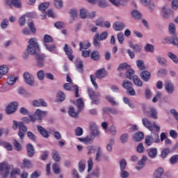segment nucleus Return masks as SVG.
<instances>
[{
  "label": "nucleus",
  "mask_w": 178,
  "mask_h": 178,
  "mask_svg": "<svg viewBox=\"0 0 178 178\" xmlns=\"http://www.w3.org/2000/svg\"><path fill=\"white\" fill-rule=\"evenodd\" d=\"M33 106H34L35 108H40V106L47 108V106H48V104L46 103L44 99H39L38 100L33 101Z\"/></svg>",
  "instance_id": "nucleus-17"
},
{
  "label": "nucleus",
  "mask_w": 178,
  "mask_h": 178,
  "mask_svg": "<svg viewBox=\"0 0 178 178\" xmlns=\"http://www.w3.org/2000/svg\"><path fill=\"white\" fill-rule=\"evenodd\" d=\"M23 165L25 168H33V163H31V161H30V160L27 159H24L23 160Z\"/></svg>",
  "instance_id": "nucleus-60"
},
{
  "label": "nucleus",
  "mask_w": 178,
  "mask_h": 178,
  "mask_svg": "<svg viewBox=\"0 0 178 178\" xmlns=\"http://www.w3.org/2000/svg\"><path fill=\"white\" fill-rule=\"evenodd\" d=\"M52 158L56 162H60V154L56 150L52 151Z\"/></svg>",
  "instance_id": "nucleus-36"
},
{
  "label": "nucleus",
  "mask_w": 178,
  "mask_h": 178,
  "mask_svg": "<svg viewBox=\"0 0 178 178\" xmlns=\"http://www.w3.org/2000/svg\"><path fill=\"white\" fill-rule=\"evenodd\" d=\"M106 99H107L108 102L110 104H111V105H113V106L119 105V104L118 102H116V101H115V98L112 97L111 96H109V95L106 96Z\"/></svg>",
  "instance_id": "nucleus-52"
},
{
  "label": "nucleus",
  "mask_w": 178,
  "mask_h": 178,
  "mask_svg": "<svg viewBox=\"0 0 178 178\" xmlns=\"http://www.w3.org/2000/svg\"><path fill=\"white\" fill-rule=\"evenodd\" d=\"M80 51L81 49H88L91 47V44L90 42L83 43L82 42H79Z\"/></svg>",
  "instance_id": "nucleus-53"
},
{
  "label": "nucleus",
  "mask_w": 178,
  "mask_h": 178,
  "mask_svg": "<svg viewBox=\"0 0 178 178\" xmlns=\"http://www.w3.org/2000/svg\"><path fill=\"white\" fill-rule=\"evenodd\" d=\"M145 115L147 116V118H152V119H154L155 120H156V119H158V111H156V109H155V108L150 107L149 111L145 113Z\"/></svg>",
  "instance_id": "nucleus-14"
},
{
  "label": "nucleus",
  "mask_w": 178,
  "mask_h": 178,
  "mask_svg": "<svg viewBox=\"0 0 178 178\" xmlns=\"http://www.w3.org/2000/svg\"><path fill=\"white\" fill-rule=\"evenodd\" d=\"M79 113H80V112H76V111L74 110V107L70 106L68 110V114L70 115V116H71L72 118H75V119H77V118H79Z\"/></svg>",
  "instance_id": "nucleus-27"
},
{
  "label": "nucleus",
  "mask_w": 178,
  "mask_h": 178,
  "mask_svg": "<svg viewBox=\"0 0 178 178\" xmlns=\"http://www.w3.org/2000/svg\"><path fill=\"white\" fill-rule=\"evenodd\" d=\"M162 15H163V17L164 19H170V15H173V10H172L170 8H168L167 6H163L162 8Z\"/></svg>",
  "instance_id": "nucleus-12"
},
{
  "label": "nucleus",
  "mask_w": 178,
  "mask_h": 178,
  "mask_svg": "<svg viewBox=\"0 0 178 178\" xmlns=\"http://www.w3.org/2000/svg\"><path fill=\"white\" fill-rule=\"evenodd\" d=\"M125 27L126 25L122 22H116L113 24V28L115 31H122V30H124Z\"/></svg>",
  "instance_id": "nucleus-21"
},
{
  "label": "nucleus",
  "mask_w": 178,
  "mask_h": 178,
  "mask_svg": "<svg viewBox=\"0 0 178 178\" xmlns=\"http://www.w3.org/2000/svg\"><path fill=\"white\" fill-rule=\"evenodd\" d=\"M170 163L171 165H176V163H178V154L173 155L170 159Z\"/></svg>",
  "instance_id": "nucleus-62"
},
{
  "label": "nucleus",
  "mask_w": 178,
  "mask_h": 178,
  "mask_svg": "<svg viewBox=\"0 0 178 178\" xmlns=\"http://www.w3.org/2000/svg\"><path fill=\"white\" fill-rule=\"evenodd\" d=\"M147 159H148L147 156H143L142 159L138 161L136 169L137 170H141V169H143L145 166V162L147 161Z\"/></svg>",
  "instance_id": "nucleus-19"
},
{
  "label": "nucleus",
  "mask_w": 178,
  "mask_h": 178,
  "mask_svg": "<svg viewBox=\"0 0 178 178\" xmlns=\"http://www.w3.org/2000/svg\"><path fill=\"white\" fill-rule=\"evenodd\" d=\"M63 49L65 54L67 55L68 58L70 60H73V59H74V56H73V50H72V48L69 47L67 44H65Z\"/></svg>",
  "instance_id": "nucleus-18"
},
{
  "label": "nucleus",
  "mask_w": 178,
  "mask_h": 178,
  "mask_svg": "<svg viewBox=\"0 0 178 178\" xmlns=\"http://www.w3.org/2000/svg\"><path fill=\"white\" fill-rule=\"evenodd\" d=\"M24 81L28 86H34V76L29 72L24 73Z\"/></svg>",
  "instance_id": "nucleus-11"
},
{
  "label": "nucleus",
  "mask_w": 178,
  "mask_h": 178,
  "mask_svg": "<svg viewBox=\"0 0 178 178\" xmlns=\"http://www.w3.org/2000/svg\"><path fill=\"white\" fill-rule=\"evenodd\" d=\"M163 175V168H159L154 172V178H161Z\"/></svg>",
  "instance_id": "nucleus-44"
},
{
  "label": "nucleus",
  "mask_w": 178,
  "mask_h": 178,
  "mask_svg": "<svg viewBox=\"0 0 178 178\" xmlns=\"http://www.w3.org/2000/svg\"><path fill=\"white\" fill-rule=\"evenodd\" d=\"M26 51L29 55H33L34 56L40 54V46L36 38H32L29 40Z\"/></svg>",
  "instance_id": "nucleus-1"
},
{
  "label": "nucleus",
  "mask_w": 178,
  "mask_h": 178,
  "mask_svg": "<svg viewBox=\"0 0 178 178\" xmlns=\"http://www.w3.org/2000/svg\"><path fill=\"white\" fill-rule=\"evenodd\" d=\"M80 16L81 19H87L88 16V13L86 9L82 8L80 10Z\"/></svg>",
  "instance_id": "nucleus-55"
},
{
  "label": "nucleus",
  "mask_w": 178,
  "mask_h": 178,
  "mask_svg": "<svg viewBox=\"0 0 178 178\" xmlns=\"http://www.w3.org/2000/svg\"><path fill=\"white\" fill-rule=\"evenodd\" d=\"M49 42H54V38L49 35H44L43 38V44H48Z\"/></svg>",
  "instance_id": "nucleus-41"
},
{
  "label": "nucleus",
  "mask_w": 178,
  "mask_h": 178,
  "mask_svg": "<svg viewBox=\"0 0 178 178\" xmlns=\"http://www.w3.org/2000/svg\"><path fill=\"white\" fill-rule=\"evenodd\" d=\"M76 106L78 108V112H81V111H83V108H84V102H83L81 98L76 100Z\"/></svg>",
  "instance_id": "nucleus-37"
},
{
  "label": "nucleus",
  "mask_w": 178,
  "mask_h": 178,
  "mask_svg": "<svg viewBox=\"0 0 178 178\" xmlns=\"http://www.w3.org/2000/svg\"><path fill=\"white\" fill-rule=\"evenodd\" d=\"M129 134H123L120 136V141L121 144H126L129 141Z\"/></svg>",
  "instance_id": "nucleus-34"
},
{
  "label": "nucleus",
  "mask_w": 178,
  "mask_h": 178,
  "mask_svg": "<svg viewBox=\"0 0 178 178\" xmlns=\"http://www.w3.org/2000/svg\"><path fill=\"white\" fill-rule=\"evenodd\" d=\"M78 166L79 172L83 173V172H84V170H86V161L83 160L79 161Z\"/></svg>",
  "instance_id": "nucleus-48"
},
{
  "label": "nucleus",
  "mask_w": 178,
  "mask_h": 178,
  "mask_svg": "<svg viewBox=\"0 0 178 178\" xmlns=\"http://www.w3.org/2000/svg\"><path fill=\"white\" fill-rule=\"evenodd\" d=\"M83 67H84V65H83V60H79L78 64H76V68L78 72H79V73H83L84 72Z\"/></svg>",
  "instance_id": "nucleus-50"
},
{
  "label": "nucleus",
  "mask_w": 178,
  "mask_h": 178,
  "mask_svg": "<svg viewBox=\"0 0 178 178\" xmlns=\"http://www.w3.org/2000/svg\"><path fill=\"white\" fill-rule=\"evenodd\" d=\"M38 131H39L40 134L44 137V138H49V134H48V131L45 129L44 127H42L40 125H37Z\"/></svg>",
  "instance_id": "nucleus-24"
},
{
  "label": "nucleus",
  "mask_w": 178,
  "mask_h": 178,
  "mask_svg": "<svg viewBox=\"0 0 178 178\" xmlns=\"http://www.w3.org/2000/svg\"><path fill=\"white\" fill-rule=\"evenodd\" d=\"M117 38L120 44H123L124 42V35L122 32L117 34Z\"/></svg>",
  "instance_id": "nucleus-63"
},
{
  "label": "nucleus",
  "mask_w": 178,
  "mask_h": 178,
  "mask_svg": "<svg viewBox=\"0 0 178 178\" xmlns=\"http://www.w3.org/2000/svg\"><path fill=\"white\" fill-rule=\"evenodd\" d=\"M126 166H127V161H126V159H122L120 161V170H124Z\"/></svg>",
  "instance_id": "nucleus-56"
},
{
  "label": "nucleus",
  "mask_w": 178,
  "mask_h": 178,
  "mask_svg": "<svg viewBox=\"0 0 178 178\" xmlns=\"http://www.w3.org/2000/svg\"><path fill=\"white\" fill-rule=\"evenodd\" d=\"M88 92L89 97L92 100V104L98 105V104H99V97H101V94L99 92L95 93V91L91 88H88Z\"/></svg>",
  "instance_id": "nucleus-6"
},
{
  "label": "nucleus",
  "mask_w": 178,
  "mask_h": 178,
  "mask_svg": "<svg viewBox=\"0 0 178 178\" xmlns=\"http://www.w3.org/2000/svg\"><path fill=\"white\" fill-rule=\"evenodd\" d=\"M12 168H13L12 165H10L6 163H0V175H1L2 178H8Z\"/></svg>",
  "instance_id": "nucleus-5"
},
{
  "label": "nucleus",
  "mask_w": 178,
  "mask_h": 178,
  "mask_svg": "<svg viewBox=\"0 0 178 178\" xmlns=\"http://www.w3.org/2000/svg\"><path fill=\"white\" fill-rule=\"evenodd\" d=\"M133 87V83L130 81L125 80L122 83V88L125 90H129V88H131Z\"/></svg>",
  "instance_id": "nucleus-42"
},
{
  "label": "nucleus",
  "mask_w": 178,
  "mask_h": 178,
  "mask_svg": "<svg viewBox=\"0 0 178 178\" xmlns=\"http://www.w3.org/2000/svg\"><path fill=\"white\" fill-rule=\"evenodd\" d=\"M144 139V133L137 132L134 135V140L136 142H140L141 140Z\"/></svg>",
  "instance_id": "nucleus-30"
},
{
  "label": "nucleus",
  "mask_w": 178,
  "mask_h": 178,
  "mask_svg": "<svg viewBox=\"0 0 178 178\" xmlns=\"http://www.w3.org/2000/svg\"><path fill=\"white\" fill-rule=\"evenodd\" d=\"M13 130H17V129H19L18 136L20 140H23L24 138V136H26V133H27V127L24 125V122H17V121L13 120Z\"/></svg>",
  "instance_id": "nucleus-2"
},
{
  "label": "nucleus",
  "mask_w": 178,
  "mask_h": 178,
  "mask_svg": "<svg viewBox=\"0 0 178 178\" xmlns=\"http://www.w3.org/2000/svg\"><path fill=\"white\" fill-rule=\"evenodd\" d=\"M8 25H9V20H8V19H3L1 22V28L3 29H6Z\"/></svg>",
  "instance_id": "nucleus-64"
},
{
  "label": "nucleus",
  "mask_w": 178,
  "mask_h": 178,
  "mask_svg": "<svg viewBox=\"0 0 178 178\" xmlns=\"http://www.w3.org/2000/svg\"><path fill=\"white\" fill-rule=\"evenodd\" d=\"M156 61L163 67L168 66V60L165 58L161 57V56H156Z\"/></svg>",
  "instance_id": "nucleus-28"
},
{
  "label": "nucleus",
  "mask_w": 178,
  "mask_h": 178,
  "mask_svg": "<svg viewBox=\"0 0 178 178\" xmlns=\"http://www.w3.org/2000/svg\"><path fill=\"white\" fill-rule=\"evenodd\" d=\"M35 59L36 60V65L38 67H44V63L45 60V54L38 53L35 56Z\"/></svg>",
  "instance_id": "nucleus-8"
},
{
  "label": "nucleus",
  "mask_w": 178,
  "mask_h": 178,
  "mask_svg": "<svg viewBox=\"0 0 178 178\" xmlns=\"http://www.w3.org/2000/svg\"><path fill=\"white\" fill-rule=\"evenodd\" d=\"M154 47L152 44L147 43L145 46V52H151L152 54L154 51Z\"/></svg>",
  "instance_id": "nucleus-49"
},
{
  "label": "nucleus",
  "mask_w": 178,
  "mask_h": 178,
  "mask_svg": "<svg viewBox=\"0 0 178 178\" xmlns=\"http://www.w3.org/2000/svg\"><path fill=\"white\" fill-rule=\"evenodd\" d=\"M170 152V149L169 148H166L164 149L162 152H161V157L163 159H165V158H166V156H168V155H169V153Z\"/></svg>",
  "instance_id": "nucleus-61"
},
{
  "label": "nucleus",
  "mask_w": 178,
  "mask_h": 178,
  "mask_svg": "<svg viewBox=\"0 0 178 178\" xmlns=\"http://www.w3.org/2000/svg\"><path fill=\"white\" fill-rule=\"evenodd\" d=\"M54 6L57 9H62L63 1L62 0H54Z\"/></svg>",
  "instance_id": "nucleus-57"
},
{
  "label": "nucleus",
  "mask_w": 178,
  "mask_h": 178,
  "mask_svg": "<svg viewBox=\"0 0 178 178\" xmlns=\"http://www.w3.org/2000/svg\"><path fill=\"white\" fill-rule=\"evenodd\" d=\"M145 143L146 145L148 146L152 145L154 143H155L156 144H159V143H161V139H159V135L152 131L151 135L145 137Z\"/></svg>",
  "instance_id": "nucleus-4"
},
{
  "label": "nucleus",
  "mask_w": 178,
  "mask_h": 178,
  "mask_svg": "<svg viewBox=\"0 0 178 178\" xmlns=\"http://www.w3.org/2000/svg\"><path fill=\"white\" fill-rule=\"evenodd\" d=\"M131 15L134 17V19H136V20H140V19L143 17V14H141V13H140V11L137 10H134L131 12Z\"/></svg>",
  "instance_id": "nucleus-33"
},
{
  "label": "nucleus",
  "mask_w": 178,
  "mask_h": 178,
  "mask_svg": "<svg viewBox=\"0 0 178 178\" xmlns=\"http://www.w3.org/2000/svg\"><path fill=\"white\" fill-rule=\"evenodd\" d=\"M78 140H79V141L81 143H84V144H91V143H92L94 138H90V137H86L85 138H79Z\"/></svg>",
  "instance_id": "nucleus-43"
},
{
  "label": "nucleus",
  "mask_w": 178,
  "mask_h": 178,
  "mask_svg": "<svg viewBox=\"0 0 178 178\" xmlns=\"http://www.w3.org/2000/svg\"><path fill=\"white\" fill-rule=\"evenodd\" d=\"M163 44H172V45H176L178 47V37L174 35L172 37H168L163 40Z\"/></svg>",
  "instance_id": "nucleus-10"
},
{
  "label": "nucleus",
  "mask_w": 178,
  "mask_h": 178,
  "mask_svg": "<svg viewBox=\"0 0 178 178\" xmlns=\"http://www.w3.org/2000/svg\"><path fill=\"white\" fill-rule=\"evenodd\" d=\"M44 47L47 51H49V52L54 53L55 52V51H56V44H44Z\"/></svg>",
  "instance_id": "nucleus-31"
},
{
  "label": "nucleus",
  "mask_w": 178,
  "mask_h": 178,
  "mask_svg": "<svg viewBox=\"0 0 178 178\" xmlns=\"http://www.w3.org/2000/svg\"><path fill=\"white\" fill-rule=\"evenodd\" d=\"M113 144H115V140L113 139L109 140V143L106 146V149L108 152H112L113 149Z\"/></svg>",
  "instance_id": "nucleus-51"
},
{
  "label": "nucleus",
  "mask_w": 178,
  "mask_h": 178,
  "mask_svg": "<svg viewBox=\"0 0 178 178\" xmlns=\"http://www.w3.org/2000/svg\"><path fill=\"white\" fill-rule=\"evenodd\" d=\"M66 98V95H65V93L60 90H59L57 92V101L58 102H63Z\"/></svg>",
  "instance_id": "nucleus-35"
},
{
  "label": "nucleus",
  "mask_w": 178,
  "mask_h": 178,
  "mask_svg": "<svg viewBox=\"0 0 178 178\" xmlns=\"http://www.w3.org/2000/svg\"><path fill=\"white\" fill-rule=\"evenodd\" d=\"M148 155L149 158H152V159L156 158V156L158 155V149L156 148L149 149Z\"/></svg>",
  "instance_id": "nucleus-29"
},
{
  "label": "nucleus",
  "mask_w": 178,
  "mask_h": 178,
  "mask_svg": "<svg viewBox=\"0 0 178 178\" xmlns=\"http://www.w3.org/2000/svg\"><path fill=\"white\" fill-rule=\"evenodd\" d=\"M129 67V65H127V63H123L120 64V65L118 66V72H123V70H125L126 72H127Z\"/></svg>",
  "instance_id": "nucleus-40"
},
{
  "label": "nucleus",
  "mask_w": 178,
  "mask_h": 178,
  "mask_svg": "<svg viewBox=\"0 0 178 178\" xmlns=\"http://www.w3.org/2000/svg\"><path fill=\"white\" fill-rule=\"evenodd\" d=\"M50 3L49 2H44L42 3L38 6L39 10H42L43 12V18L45 19L47 17V13H45V10L48 8V6H49Z\"/></svg>",
  "instance_id": "nucleus-22"
},
{
  "label": "nucleus",
  "mask_w": 178,
  "mask_h": 178,
  "mask_svg": "<svg viewBox=\"0 0 178 178\" xmlns=\"http://www.w3.org/2000/svg\"><path fill=\"white\" fill-rule=\"evenodd\" d=\"M168 56L170 58V59L172 60L174 63H178V58L177 55L170 51L168 53Z\"/></svg>",
  "instance_id": "nucleus-45"
},
{
  "label": "nucleus",
  "mask_w": 178,
  "mask_h": 178,
  "mask_svg": "<svg viewBox=\"0 0 178 178\" xmlns=\"http://www.w3.org/2000/svg\"><path fill=\"white\" fill-rule=\"evenodd\" d=\"M48 112L41 111V109L38 108L35 112V116H37L38 120L39 123H41L42 122V119L47 116Z\"/></svg>",
  "instance_id": "nucleus-13"
},
{
  "label": "nucleus",
  "mask_w": 178,
  "mask_h": 178,
  "mask_svg": "<svg viewBox=\"0 0 178 178\" xmlns=\"http://www.w3.org/2000/svg\"><path fill=\"white\" fill-rule=\"evenodd\" d=\"M18 79L17 77H15L13 76V75H11L10 76H8V78L7 79V83L8 84V86H13V84H15V83H16V81Z\"/></svg>",
  "instance_id": "nucleus-39"
},
{
  "label": "nucleus",
  "mask_w": 178,
  "mask_h": 178,
  "mask_svg": "<svg viewBox=\"0 0 178 178\" xmlns=\"http://www.w3.org/2000/svg\"><path fill=\"white\" fill-rule=\"evenodd\" d=\"M136 66H138L139 70H145V64L143 60H138L136 61Z\"/></svg>",
  "instance_id": "nucleus-46"
},
{
  "label": "nucleus",
  "mask_w": 178,
  "mask_h": 178,
  "mask_svg": "<svg viewBox=\"0 0 178 178\" xmlns=\"http://www.w3.org/2000/svg\"><path fill=\"white\" fill-rule=\"evenodd\" d=\"M90 58L93 60H99L101 56L99 55V52L98 51H93L90 54Z\"/></svg>",
  "instance_id": "nucleus-38"
},
{
  "label": "nucleus",
  "mask_w": 178,
  "mask_h": 178,
  "mask_svg": "<svg viewBox=\"0 0 178 178\" xmlns=\"http://www.w3.org/2000/svg\"><path fill=\"white\" fill-rule=\"evenodd\" d=\"M108 38V33L106 31L103 32L100 34L96 33L95 37L93 38V45L96 47H99V42L104 41V40H106Z\"/></svg>",
  "instance_id": "nucleus-7"
},
{
  "label": "nucleus",
  "mask_w": 178,
  "mask_h": 178,
  "mask_svg": "<svg viewBox=\"0 0 178 178\" xmlns=\"http://www.w3.org/2000/svg\"><path fill=\"white\" fill-rule=\"evenodd\" d=\"M132 80L135 86H136L137 87H143V81H141V79H140V77H138V76L134 75Z\"/></svg>",
  "instance_id": "nucleus-26"
},
{
  "label": "nucleus",
  "mask_w": 178,
  "mask_h": 178,
  "mask_svg": "<svg viewBox=\"0 0 178 178\" xmlns=\"http://www.w3.org/2000/svg\"><path fill=\"white\" fill-rule=\"evenodd\" d=\"M26 151L28 156H29V158H33V156H34V154H35V149H34V146L31 143H29L26 145Z\"/></svg>",
  "instance_id": "nucleus-25"
},
{
  "label": "nucleus",
  "mask_w": 178,
  "mask_h": 178,
  "mask_svg": "<svg viewBox=\"0 0 178 178\" xmlns=\"http://www.w3.org/2000/svg\"><path fill=\"white\" fill-rule=\"evenodd\" d=\"M97 2L99 8H102L103 9L108 8V3H106V0H97Z\"/></svg>",
  "instance_id": "nucleus-54"
},
{
  "label": "nucleus",
  "mask_w": 178,
  "mask_h": 178,
  "mask_svg": "<svg viewBox=\"0 0 178 178\" xmlns=\"http://www.w3.org/2000/svg\"><path fill=\"white\" fill-rule=\"evenodd\" d=\"M108 73L105 68H102L96 72L95 76L97 79H105L108 76Z\"/></svg>",
  "instance_id": "nucleus-20"
},
{
  "label": "nucleus",
  "mask_w": 178,
  "mask_h": 178,
  "mask_svg": "<svg viewBox=\"0 0 178 178\" xmlns=\"http://www.w3.org/2000/svg\"><path fill=\"white\" fill-rule=\"evenodd\" d=\"M90 129L92 131L90 134V137H97V136H99V132H98V128L97 127V124H95V123H91Z\"/></svg>",
  "instance_id": "nucleus-23"
},
{
  "label": "nucleus",
  "mask_w": 178,
  "mask_h": 178,
  "mask_svg": "<svg viewBox=\"0 0 178 178\" xmlns=\"http://www.w3.org/2000/svg\"><path fill=\"white\" fill-rule=\"evenodd\" d=\"M11 5H13L15 8H22V0H12Z\"/></svg>",
  "instance_id": "nucleus-58"
},
{
  "label": "nucleus",
  "mask_w": 178,
  "mask_h": 178,
  "mask_svg": "<svg viewBox=\"0 0 178 178\" xmlns=\"http://www.w3.org/2000/svg\"><path fill=\"white\" fill-rule=\"evenodd\" d=\"M140 77L145 81V83H148L149 80H151V72L147 70L142 71L140 73Z\"/></svg>",
  "instance_id": "nucleus-15"
},
{
  "label": "nucleus",
  "mask_w": 178,
  "mask_h": 178,
  "mask_svg": "<svg viewBox=\"0 0 178 178\" xmlns=\"http://www.w3.org/2000/svg\"><path fill=\"white\" fill-rule=\"evenodd\" d=\"M142 123L147 130H149V131H154V128L156 129V132L161 131V127L156 124L155 122L152 123V122H151L147 118H142Z\"/></svg>",
  "instance_id": "nucleus-3"
},
{
  "label": "nucleus",
  "mask_w": 178,
  "mask_h": 178,
  "mask_svg": "<svg viewBox=\"0 0 178 178\" xmlns=\"http://www.w3.org/2000/svg\"><path fill=\"white\" fill-rule=\"evenodd\" d=\"M37 77L38 80H40V81H42V80H44L45 77V73H44V70H39L37 72Z\"/></svg>",
  "instance_id": "nucleus-59"
},
{
  "label": "nucleus",
  "mask_w": 178,
  "mask_h": 178,
  "mask_svg": "<svg viewBox=\"0 0 178 178\" xmlns=\"http://www.w3.org/2000/svg\"><path fill=\"white\" fill-rule=\"evenodd\" d=\"M17 106H19V103L17 102H11L6 109L7 115H12V113H15L17 109Z\"/></svg>",
  "instance_id": "nucleus-9"
},
{
  "label": "nucleus",
  "mask_w": 178,
  "mask_h": 178,
  "mask_svg": "<svg viewBox=\"0 0 178 178\" xmlns=\"http://www.w3.org/2000/svg\"><path fill=\"white\" fill-rule=\"evenodd\" d=\"M9 70V68L7 65H1L0 66V79H2L3 75L6 74Z\"/></svg>",
  "instance_id": "nucleus-32"
},
{
  "label": "nucleus",
  "mask_w": 178,
  "mask_h": 178,
  "mask_svg": "<svg viewBox=\"0 0 178 178\" xmlns=\"http://www.w3.org/2000/svg\"><path fill=\"white\" fill-rule=\"evenodd\" d=\"M102 156V149L101 147H97V151L96 153L95 161L97 162H101V157Z\"/></svg>",
  "instance_id": "nucleus-47"
},
{
  "label": "nucleus",
  "mask_w": 178,
  "mask_h": 178,
  "mask_svg": "<svg viewBox=\"0 0 178 178\" xmlns=\"http://www.w3.org/2000/svg\"><path fill=\"white\" fill-rule=\"evenodd\" d=\"M164 87L168 94H173L175 92V86H173V84L170 81H165Z\"/></svg>",
  "instance_id": "nucleus-16"
}]
</instances>
